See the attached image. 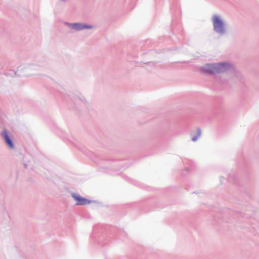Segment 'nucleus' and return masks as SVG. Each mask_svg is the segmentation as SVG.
Wrapping results in <instances>:
<instances>
[{"label":"nucleus","instance_id":"6","mask_svg":"<svg viewBox=\"0 0 259 259\" xmlns=\"http://www.w3.org/2000/svg\"><path fill=\"white\" fill-rule=\"evenodd\" d=\"M201 130L200 128L198 127L197 128V134L195 136H194L192 138V141L193 142H195L197 140L198 138L201 136Z\"/></svg>","mask_w":259,"mask_h":259},{"label":"nucleus","instance_id":"11","mask_svg":"<svg viewBox=\"0 0 259 259\" xmlns=\"http://www.w3.org/2000/svg\"><path fill=\"white\" fill-rule=\"evenodd\" d=\"M24 167H25V168H27V165L26 164H25V163H24Z\"/></svg>","mask_w":259,"mask_h":259},{"label":"nucleus","instance_id":"9","mask_svg":"<svg viewBox=\"0 0 259 259\" xmlns=\"http://www.w3.org/2000/svg\"><path fill=\"white\" fill-rule=\"evenodd\" d=\"M22 70V68L19 67V68H18L17 71H21Z\"/></svg>","mask_w":259,"mask_h":259},{"label":"nucleus","instance_id":"10","mask_svg":"<svg viewBox=\"0 0 259 259\" xmlns=\"http://www.w3.org/2000/svg\"><path fill=\"white\" fill-rule=\"evenodd\" d=\"M60 2H63V3H65L66 2L67 0H59Z\"/></svg>","mask_w":259,"mask_h":259},{"label":"nucleus","instance_id":"3","mask_svg":"<svg viewBox=\"0 0 259 259\" xmlns=\"http://www.w3.org/2000/svg\"><path fill=\"white\" fill-rule=\"evenodd\" d=\"M72 197L76 201V205H86L89 204L91 202H95V201H91L86 198L83 197L80 195L73 193Z\"/></svg>","mask_w":259,"mask_h":259},{"label":"nucleus","instance_id":"8","mask_svg":"<svg viewBox=\"0 0 259 259\" xmlns=\"http://www.w3.org/2000/svg\"><path fill=\"white\" fill-rule=\"evenodd\" d=\"M64 24L65 25H66V26H67L68 27H69L70 28L72 29H73V25H74V23H69V22H65L64 23Z\"/></svg>","mask_w":259,"mask_h":259},{"label":"nucleus","instance_id":"4","mask_svg":"<svg viewBox=\"0 0 259 259\" xmlns=\"http://www.w3.org/2000/svg\"><path fill=\"white\" fill-rule=\"evenodd\" d=\"M1 135L6 145L10 149H14L15 145L14 142L8 132L6 130H4L2 131Z\"/></svg>","mask_w":259,"mask_h":259},{"label":"nucleus","instance_id":"5","mask_svg":"<svg viewBox=\"0 0 259 259\" xmlns=\"http://www.w3.org/2000/svg\"><path fill=\"white\" fill-rule=\"evenodd\" d=\"M73 30L75 31H81L83 29H91L94 28V26L83 23L75 22L74 23Z\"/></svg>","mask_w":259,"mask_h":259},{"label":"nucleus","instance_id":"1","mask_svg":"<svg viewBox=\"0 0 259 259\" xmlns=\"http://www.w3.org/2000/svg\"><path fill=\"white\" fill-rule=\"evenodd\" d=\"M234 70L232 64L227 62L207 63L201 68V71L206 74L215 75Z\"/></svg>","mask_w":259,"mask_h":259},{"label":"nucleus","instance_id":"2","mask_svg":"<svg viewBox=\"0 0 259 259\" xmlns=\"http://www.w3.org/2000/svg\"><path fill=\"white\" fill-rule=\"evenodd\" d=\"M213 30L221 35L225 34L226 32L225 23L220 16L213 15L212 17Z\"/></svg>","mask_w":259,"mask_h":259},{"label":"nucleus","instance_id":"12","mask_svg":"<svg viewBox=\"0 0 259 259\" xmlns=\"http://www.w3.org/2000/svg\"><path fill=\"white\" fill-rule=\"evenodd\" d=\"M223 177H221V181L222 182V181L223 180Z\"/></svg>","mask_w":259,"mask_h":259},{"label":"nucleus","instance_id":"7","mask_svg":"<svg viewBox=\"0 0 259 259\" xmlns=\"http://www.w3.org/2000/svg\"><path fill=\"white\" fill-rule=\"evenodd\" d=\"M159 62H149L144 63V64H149L151 67L155 68L156 67V64Z\"/></svg>","mask_w":259,"mask_h":259}]
</instances>
